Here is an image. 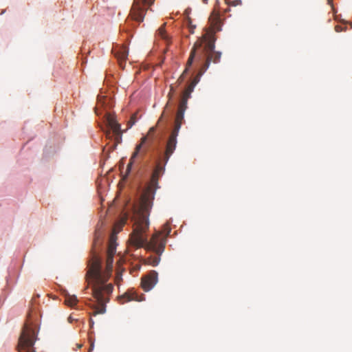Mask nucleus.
<instances>
[{
	"mask_svg": "<svg viewBox=\"0 0 352 352\" xmlns=\"http://www.w3.org/2000/svg\"><path fill=\"white\" fill-rule=\"evenodd\" d=\"M164 170V167L160 163H157L151 175L150 182L144 190L140 197V202H143V205L146 206L145 207L148 208L153 204L155 190L158 188L159 177Z\"/></svg>",
	"mask_w": 352,
	"mask_h": 352,
	"instance_id": "4",
	"label": "nucleus"
},
{
	"mask_svg": "<svg viewBox=\"0 0 352 352\" xmlns=\"http://www.w3.org/2000/svg\"><path fill=\"white\" fill-rule=\"evenodd\" d=\"M116 236L111 234L109 239L106 268L102 271L101 260L94 255L89 263V270L86 278L89 284L92 285V294L100 307L94 311V315L105 312V304L109 301L108 296L113 292L112 284H105L110 277L113 269V257L116 252Z\"/></svg>",
	"mask_w": 352,
	"mask_h": 352,
	"instance_id": "1",
	"label": "nucleus"
},
{
	"mask_svg": "<svg viewBox=\"0 0 352 352\" xmlns=\"http://www.w3.org/2000/svg\"><path fill=\"white\" fill-rule=\"evenodd\" d=\"M155 130H156V127H155V126H153V127H151V128L149 129V131H148V135H148V136L152 135L155 133Z\"/></svg>",
	"mask_w": 352,
	"mask_h": 352,
	"instance_id": "28",
	"label": "nucleus"
},
{
	"mask_svg": "<svg viewBox=\"0 0 352 352\" xmlns=\"http://www.w3.org/2000/svg\"><path fill=\"white\" fill-rule=\"evenodd\" d=\"M201 76L198 74L197 76L192 80V82L188 85V87L185 89L184 91H186L188 94H191L193 91L195 86L199 81V78Z\"/></svg>",
	"mask_w": 352,
	"mask_h": 352,
	"instance_id": "18",
	"label": "nucleus"
},
{
	"mask_svg": "<svg viewBox=\"0 0 352 352\" xmlns=\"http://www.w3.org/2000/svg\"><path fill=\"white\" fill-rule=\"evenodd\" d=\"M106 135H107V138H111V131H110V130H109L108 131H107V133H106Z\"/></svg>",
	"mask_w": 352,
	"mask_h": 352,
	"instance_id": "29",
	"label": "nucleus"
},
{
	"mask_svg": "<svg viewBox=\"0 0 352 352\" xmlns=\"http://www.w3.org/2000/svg\"><path fill=\"white\" fill-rule=\"evenodd\" d=\"M118 301L120 304H124L126 302H129L131 300H135V301H140L141 300L138 294L135 293V292L132 289H129L127 292H126L122 296H120L118 297Z\"/></svg>",
	"mask_w": 352,
	"mask_h": 352,
	"instance_id": "12",
	"label": "nucleus"
},
{
	"mask_svg": "<svg viewBox=\"0 0 352 352\" xmlns=\"http://www.w3.org/2000/svg\"><path fill=\"white\" fill-rule=\"evenodd\" d=\"M78 302L77 297L75 295H70L68 293L65 294V303L69 306L74 307Z\"/></svg>",
	"mask_w": 352,
	"mask_h": 352,
	"instance_id": "16",
	"label": "nucleus"
},
{
	"mask_svg": "<svg viewBox=\"0 0 352 352\" xmlns=\"http://www.w3.org/2000/svg\"><path fill=\"white\" fill-rule=\"evenodd\" d=\"M159 34L163 38H166L165 36V24L162 25L158 30Z\"/></svg>",
	"mask_w": 352,
	"mask_h": 352,
	"instance_id": "23",
	"label": "nucleus"
},
{
	"mask_svg": "<svg viewBox=\"0 0 352 352\" xmlns=\"http://www.w3.org/2000/svg\"><path fill=\"white\" fill-rule=\"evenodd\" d=\"M184 112L182 110H177L175 121V126L173 129V131L178 132L179 131V129L181 128V126L182 124V122L184 121Z\"/></svg>",
	"mask_w": 352,
	"mask_h": 352,
	"instance_id": "15",
	"label": "nucleus"
},
{
	"mask_svg": "<svg viewBox=\"0 0 352 352\" xmlns=\"http://www.w3.org/2000/svg\"><path fill=\"white\" fill-rule=\"evenodd\" d=\"M190 12H191V9L190 8H187V9L185 10V11L184 12V14L185 15V16H186V18L189 25H191V19L189 16V14H190Z\"/></svg>",
	"mask_w": 352,
	"mask_h": 352,
	"instance_id": "22",
	"label": "nucleus"
},
{
	"mask_svg": "<svg viewBox=\"0 0 352 352\" xmlns=\"http://www.w3.org/2000/svg\"><path fill=\"white\" fill-rule=\"evenodd\" d=\"M35 340L34 330L25 324L19 339V352H36L34 348Z\"/></svg>",
	"mask_w": 352,
	"mask_h": 352,
	"instance_id": "5",
	"label": "nucleus"
},
{
	"mask_svg": "<svg viewBox=\"0 0 352 352\" xmlns=\"http://www.w3.org/2000/svg\"><path fill=\"white\" fill-rule=\"evenodd\" d=\"M124 224V221H123L121 223L120 227H122Z\"/></svg>",
	"mask_w": 352,
	"mask_h": 352,
	"instance_id": "34",
	"label": "nucleus"
},
{
	"mask_svg": "<svg viewBox=\"0 0 352 352\" xmlns=\"http://www.w3.org/2000/svg\"><path fill=\"white\" fill-rule=\"evenodd\" d=\"M106 120L108 127L112 131L115 135V146H116L118 144L120 143L122 139V132L120 129V125L117 122L116 119L109 114L107 115Z\"/></svg>",
	"mask_w": 352,
	"mask_h": 352,
	"instance_id": "7",
	"label": "nucleus"
},
{
	"mask_svg": "<svg viewBox=\"0 0 352 352\" xmlns=\"http://www.w3.org/2000/svg\"><path fill=\"white\" fill-rule=\"evenodd\" d=\"M186 108H187L186 98H182L179 102V104L178 110H182V111L185 112Z\"/></svg>",
	"mask_w": 352,
	"mask_h": 352,
	"instance_id": "20",
	"label": "nucleus"
},
{
	"mask_svg": "<svg viewBox=\"0 0 352 352\" xmlns=\"http://www.w3.org/2000/svg\"><path fill=\"white\" fill-rule=\"evenodd\" d=\"M210 28L207 30L204 35L202 36L200 41H197L192 50H195L196 60L203 59L202 53L197 56V50L200 48L202 44H204V52L206 55L205 63L201 66L199 74L202 76L209 67L210 62L217 63L220 61L221 53L214 51V43L216 38L214 34L221 30L222 22L218 13L213 12L209 17Z\"/></svg>",
	"mask_w": 352,
	"mask_h": 352,
	"instance_id": "3",
	"label": "nucleus"
},
{
	"mask_svg": "<svg viewBox=\"0 0 352 352\" xmlns=\"http://www.w3.org/2000/svg\"><path fill=\"white\" fill-rule=\"evenodd\" d=\"M152 205L149 207H144L143 202H140L138 206L133 207V232L129 239L130 247L135 249L144 248L146 250H153L157 254H162L164 250L166 237L171 231L168 223L163 226L161 231H156L148 240L146 232L148 230V216Z\"/></svg>",
	"mask_w": 352,
	"mask_h": 352,
	"instance_id": "2",
	"label": "nucleus"
},
{
	"mask_svg": "<svg viewBox=\"0 0 352 352\" xmlns=\"http://www.w3.org/2000/svg\"><path fill=\"white\" fill-rule=\"evenodd\" d=\"M107 100V97L102 96L98 99L97 106L95 108V111L96 114L100 113L99 112V109L102 107Z\"/></svg>",
	"mask_w": 352,
	"mask_h": 352,
	"instance_id": "19",
	"label": "nucleus"
},
{
	"mask_svg": "<svg viewBox=\"0 0 352 352\" xmlns=\"http://www.w3.org/2000/svg\"><path fill=\"white\" fill-rule=\"evenodd\" d=\"M157 282V273L155 271H152L142 278V287L145 292H148L156 285Z\"/></svg>",
	"mask_w": 352,
	"mask_h": 352,
	"instance_id": "9",
	"label": "nucleus"
},
{
	"mask_svg": "<svg viewBox=\"0 0 352 352\" xmlns=\"http://www.w3.org/2000/svg\"><path fill=\"white\" fill-rule=\"evenodd\" d=\"M208 0H202L203 3H206H206H208Z\"/></svg>",
	"mask_w": 352,
	"mask_h": 352,
	"instance_id": "33",
	"label": "nucleus"
},
{
	"mask_svg": "<svg viewBox=\"0 0 352 352\" xmlns=\"http://www.w3.org/2000/svg\"><path fill=\"white\" fill-rule=\"evenodd\" d=\"M137 121L136 113L131 116L130 120L128 122L127 125L129 128H131Z\"/></svg>",
	"mask_w": 352,
	"mask_h": 352,
	"instance_id": "21",
	"label": "nucleus"
},
{
	"mask_svg": "<svg viewBox=\"0 0 352 352\" xmlns=\"http://www.w3.org/2000/svg\"><path fill=\"white\" fill-rule=\"evenodd\" d=\"M328 4L332 5L333 0H327Z\"/></svg>",
	"mask_w": 352,
	"mask_h": 352,
	"instance_id": "31",
	"label": "nucleus"
},
{
	"mask_svg": "<svg viewBox=\"0 0 352 352\" xmlns=\"http://www.w3.org/2000/svg\"><path fill=\"white\" fill-rule=\"evenodd\" d=\"M147 138V136H144L141 138L140 143L136 146L135 151L130 159L129 165H131L132 163H133L137 157H143L144 156L146 153V148H143V145L146 142Z\"/></svg>",
	"mask_w": 352,
	"mask_h": 352,
	"instance_id": "10",
	"label": "nucleus"
},
{
	"mask_svg": "<svg viewBox=\"0 0 352 352\" xmlns=\"http://www.w3.org/2000/svg\"><path fill=\"white\" fill-rule=\"evenodd\" d=\"M190 97V94H188L186 91H184L182 98H186L188 101V98Z\"/></svg>",
	"mask_w": 352,
	"mask_h": 352,
	"instance_id": "27",
	"label": "nucleus"
},
{
	"mask_svg": "<svg viewBox=\"0 0 352 352\" xmlns=\"http://www.w3.org/2000/svg\"><path fill=\"white\" fill-rule=\"evenodd\" d=\"M351 28H352V22L351 23Z\"/></svg>",
	"mask_w": 352,
	"mask_h": 352,
	"instance_id": "35",
	"label": "nucleus"
},
{
	"mask_svg": "<svg viewBox=\"0 0 352 352\" xmlns=\"http://www.w3.org/2000/svg\"><path fill=\"white\" fill-rule=\"evenodd\" d=\"M155 0H134L132 5L130 16L132 20L141 23L143 21L146 12Z\"/></svg>",
	"mask_w": 352,
	"mask_h": 352,
	"instance_id": "6",
	"label": "nucleus"
},
{
	"mask_svg": "<svg viewBox=\"0 0 352 352\" xmlns=\"http://www.w3.org/2000/svg\"><path fill=\"white\" fill-rule=\"evenodd\" d=\"M195 50L194 49V50H192L190 52V56L186 63V69H184V71L183 72V73L181 74V76L179 77V78L177 80L178 84L182 83V82L184 80V79L186 78V75L188 73L189 68L192 65V64L195 60Z\"/></svg>",
	"mask_w": 352,
	"mask_h": 352,
	"instance_id": "14",
	"label": "nucleus"
},
{
	"mask_svg": "<svg viewBox=\"0 0 352 352\" xmlns=\"http://www.w3.org/2000/svg\"><path fill=\"white\" fill-rule=\"evenodd\" d=\"M118 301L120 304H124L126 302H129L131 300H135V301H140L141 300L138 294L135 293V292L132 289H129L127 292H126L122 296H120L118 297Z\"/></svg>",
	"mask_w": 352,
	"mask_h": 352,
	"instance_id": "11",
	"label": "nucleus"
},
{
	"mask_svg": "<svg viewBox=\"0 0 352 352\" xmlns=\"http://www.w3.org/2000/svg\"><path fill=\"white\" fill-rule=\"evenodd\" d=\"M151 250L155 252L157 256H151L148 258H147L146 260V263L148 265H151L152 266H157L160 263L161 254H157L153 250Z\"/></svg>",
	"mask_w": 352,
	"mask_h": 352,
	"instance_id": "17",
	"label": "nucleus"
},
{
	"mask_svg": "<svg viewBox=\"0 0 352 352\" xmlns=\"http://www.w3.org/2000/svg\"><path fill=\"white\" fill-rule=\"evenodd\" d=\"M178 132L172 131L169 136L163 159V160L164 161V165L167 163L170 156L173 153L174 151L175 150L177 145V137L178 135Z\"/></svg>",
	"mask_w": 352,
	"mask_h": 352,
	"instance_id": "8",
	"label": "nucleus"
},
{
	"mask_svg": "<svg viewBox=\"0 0 352 352\" xmlns=\"http://www.w3.org/2000/svg\"><path fill=\"white\" fill-rule=\"evenodd\" d=\"M98 242V239H95L94 245H96Z\"/></svg>",
	"mask_w": 352,
	"mask_h": 352,
	"instance_id": "32",
	"label": "nucleus"
},
{
	"mask_svg": "<svg viewBox=\"0 0 352 352\" xmlns=\"http://www.w3.org/2000/svg\"><path fill=\"white\" fill-rule=\"evenodd\" d=\"M93 349H94V344L92 343V344H91V346H90L89 349V352H91V351L93 350Z\"/></svg>",
	"mask_w": 352,
	"mask_h": 352,
	"instance_id": "30",
	"label": "nucleus"
},
{
	"mask_svg": "<svg viewBox=\"0 0 352 352\" xmlns=\"http://www.w3.org/2000/svg\"><path fill=\"white\" fill-rule=\"evenodd\" d=\"M113 52L120 66H122V62L126 60L128 57V50L126 47L121 46L116 47L113 50Z\"/></svg>",
	"mask_w": 352,
	"mask_h": 352,
	"instance_id": "13",
	"label": "nucleus"
},
{
	"mask_svg": "<svg viewBox=\"0 0 352 352\" xmlns=\"http://www.w3.org/2000/svg\"><path fill=\"white\" fill-rule=\"evenodd\" d=\"M346 30V26H342V25H336L335 27V30L337 32H342V31H345Z\"/></svg>",
	"mask_w": 352,
	"mask_h": 352,
	"instance_id": "24",
	"label": "nucleus"
},
{
	"mask_svg": "<svg viewBox=\"0 0 352 352\" xmlns=\"http://www.w3.org/2000/svg\"><path fill=\"white\" fill-rule=\"evenodd\" d=\"M229 4L231 6H236L238 5L241 4V0H234L232 3H229Z\"/></svg>",
	"mask_w": 352,
	"mask_h": 352,
	"instance_id": "25",
	"label": "nucleus"
},
{
	"mask_svg": "<svg viewBox=\"0 0 352 352\" xmlns=\"http://www.w3.org/2000/svg\"><path fill=\"white\" fill-rule=\"evenodd\" d=\"M116 284H119V283L122 280V275L121 274H116Z\"/></svg>",
	"mask_w": 352,
	"mask_h": 352,
	"instance_id": "26",
	"label": "nucleus"
}]
</instances>
